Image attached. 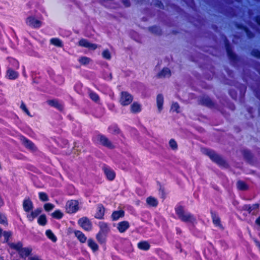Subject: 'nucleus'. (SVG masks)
I'll return each instance as SVG.
<instances>
[{
    "mask_svg": "<svg viewBox=\"0 0 260 260\" xmlns=\"http://www.w3.org/2000/svg\"><path fill=\"white\" fill-rule=\"evenodd\" d=\"M255 223L260 226V216L256 218Z\"/></svg>",
    "mask_w": 260,
    "mask_h": 260,
    "instance_id": "obj_62",
    "label": "nucleus"
},
{
    "mask_svg": "<svg viewBox=\"0 0 260 260\" xmlns=\"http://www.w3.org/2000/svg\"><path fill=\"white\" fill-rule=\"evenodd\" d=\"M29 260H42L39 256L35 255L29 257Z\"/></svg>",
    "mask_w": 260,
    "mask_h": 260,
    "instance_id": "obj_59",
    "label": "nucleus"
},
{
    "mask_svg": "<svg viewBox=\"0 0 260 260\" xmlns=\"http://www.w3.org/2000/svg\"><path fill=\"white\" fill-rule=\"evenodd\" d=\"M224 42L226 54L229 60L233 64H237L240 60V57L233 52L231 45L226 37L224 38Z\"/></svg>",
    "mask_w": 260,
    "mask_h": 260,
    "instance_id": "obj_5",
    "label": "nucleus"
},
{
    "mask_svg": "<svg viewBox=\"0 0 260 260\" xmlns=\"http://www.w3.org/2000/svg\"><path fill=\"white\" fill-rule=\"evenodd\" d=\"M154 5L161 9H164L165 8L164 5L160 0H156Z\"/></svg>",
    "mask_w": 260,
    "mask_h": 260,
    "instance_id": "obj_54",
    "label": "nucleus"
},
{
    "mask_svg": "<svg viewBox=\"0 0 260 260\" xmlns=\"http://www.w3.org/2000/svg\"><path fill=\"white\" fill-rule=\"evenodd\" d=\"M171 108L177 113H179V109L180 108V106L178 103H174L172 105Z\"/></svg>",
    "mask_w": 260,
    "mask_h": 260,
    "instance_id": "obj_56",
    "label": "nucleus"
},
{
    "mask_svg": "<svg viewBox=\"0 0 260 260\" xmlns=\"http://www.w3.org/2000/svg\"><path fill=\"white\" fill-rule=\"evenodd\" d=\"M254 21L256 22V23L260 26V15H256L254 17Z\"/></svg>",
    "mask_w": 260,
    "mask_h": 260,
    "instance_id": "obj_58",
    "label": "nucleus"
},
{
    "mask_svg": "<svg viewBox=\"0 0 260 260\" xmlns=\"http://www.w3.org/2000/svg\"><path fill=\"white\" fill-rule=\"evenodd\" d=\"M50 42L51 44L57 47L62 48L63 46L62 41L58 38H51L50 40Z\"/></svg>",
    "mask_w": 260,
    "mask_h": 260,
    "instance_id": "obj_34",
    "label": "nucleus"
},
{
    "mask_svg": "<svg viewBox=\"0 0 260 260\" xmlns=\"http://www.w3.org/2000/svg\"><path fill=\"white\" fill-rule=\"evenodd\" d=\"M13 61H14V63L15 64V66L17 68H19V62L17 60H16V59H13Z\"/></svg>",
    "mask_w": 260,
    "mask_h": 260,
    "instance_id": "obj_61",
    "label": "nucleus"
},
{
    "mask_svg": "<svg viewBox=\"0 0 260 260\" xmlns=\"http://www.w3.org/2000/svg\"><path fill=\"white\" fill-rule=\"evenodd\" d=\"M89 42L85 39H81L78 42L80 46L87 48Z\"/></svg>",
    "mask_w": 260,
    "mask_h": 260,
    "instance_id": "obj_50",
    "label": "nucleus"
},
{
    "mask_svg": "<svg viewBox=\"0 0 260 260\" xmlns=\"http://www.w3.org/2000/svg\"><path fill=\"white\" fill-rule=\"evenodd\" d=\"M255 243L256 244V245L260 248V242H259L257 240H255Z\"/></svg>",
    "mask_w": 260,
    "mask_h": 260,
    "instance_id": "obj_64",
    "label": "nucleus"
},
{
    "mask_svg": "<svg viewBox=\"0 0 260 260\" xmlns=\"http://www.w3.org/2000/svg\"><path fill=\"white\" fill-rule=\"evenodd\" d=\"M78 224L85 231H90L92 229V223L87 217H83L78 220Z\"/></svg>",
    "mask_w": 260,
    "mask_h": 260,
    "instance_id": "obj_7",
    "label": "nucleus"
},
{
    "mask_svg": "<svg viewBox=\"0 0 260 260\" xmlns=\"http://www.w3.org/2000/svg\"><path fill=\"white\" fill-rule=\"evenodd\" d=\"M98 47V46L95 44H93L89 42L87 48L90 49L91 50H94Z\"/></svg>",
    "mask_w": 260,
    "mask_h": 260,
    "instance_id": "obj_57",
    "label": "nucleus"
},
{
    "mask_svg": "<svg viewBox=\"0 0 260 260\" xmlns=\"http://www.w3.org/2000/svg\"><path fill=\"white\" fill-rule=\"evenodd\" d=\"M96 239L100 244H105L107 239V234L98 232L96 235Z\"/></svg>",
    "mask_w": 260,
    "mask_h": 260,
    "instance_id": "obj_26",
    "label": "nucleus"
},
{
    "mask_svg": "<svg viewBox=\"0 0 260 260\" xmlns=\"http://www.w3.org/2000/svg\"><path fill=\"white\" fill-rule=\"evenodd\" d=\"M138 248L142 250L147 251L150 248V245L147 241H141L138 243Z\"/></svg>",
    "mask_w": 260,
    "mask_h": 260,
    "instance_id": "obj_23",
    "label": "nucleus"
},
{
    "mask_svg": "<svg viewBox=\"0 0 260 260\" xmlns=\"http://www.w3.org/2000/svg\"><path fill=\"white\" fill-rule=\"evenodd\" d=\"M39 199L42 202H47L49 200L47 194L45 192H39Z\"/></svg>",
    "mask_w": 260,
    "mask_h": 260,
    "instance_id": "obj_41",
    "label": "nucleus"
},
{
    "mask_svg": "<svg viewBox=\"0 0 260 260\" xmlns=\"http://www.w3.org/2000/svg\"><path fill=\"white\" fill-rule=\"evenodd\" d=\"M6 76L9 80H15L19 76V73L11 68H8L6 72Z\"/></svg>",
    "mask_w": 260,
    "mask_h": 260,
    "instance_id": "obj_18",
    "label": "nucleus"
},
{
    "mask_svg": "<svg viewBox=\"0 0 260 260\" xmlns=\"http://www.w3.org/2000/svg\"><path fill=\"white\" fill-rule=\"evenodd\" d=\"M246 109H247V111L249 114V117H246V118H247V119L253 118L254 116L253 114V112H254V110H253V108L251 107H247Z\"/></svg>",
    "mask_w": 260,
    "mask_h": 260,
    "instance_id": "obj_51",
    "label": "nucleus"
},
{
    "mask_svg": "<svg viewBox=\"0 0 260 260\" xmlns=\"http://www.w3.org/2000/svg\"><path fill=\"white\" fill-rule=\"evenodd\" d=\"M210 214L212 222L215 226L222 227L220 218L217 213L213 210H210Z\"/></svg>",
    "mask_w": 260,
    "mask_h": 260,
    "instance_id": "obj_14",
    "label": "nucleus"
},
{
    "mask_svg": "<svg viewBox=\"0 0 260 260\" xmlns=\"http://www.w3.org/2000/svg\"><path fill=\"white\" fill-rule=\"evenodd\" d=\"M38 223L41 226L45 225L47 223V220L45 214H41L38 218Z\"/></svg>",
    "mask_w": 260,
    "mask_h": 260,
    "instance_id": "obj_38",
    "label": "nucleus"
},
{
    "mask_svg": "<svg viewBox=\"0 0 260 260\" xmlns=\"http://www.w3.org/2000/svg\"><path fill=\"white\" fill-rule=\"evenodd\" d=\"M205 154L213 162L216 164L220 167L229 168V165L226 161L220 155L216 153L215 151L211 149H206Z\"/></svg>",
    "mask_w": 260,
    "mask_h": 260,
    "instance_id": "obj_3",
    "label": "nucleus"
},
{
    "mask_svg": "<svg viewBox=\"0 0 260 260\" xmlns=\"http://www.w3.org/2000/svg\"><path fill=\"white\" fill-rule=\"evenodd\" d=\"M169 145L172 149L175 150L178 149V145L174 139H171L169 141Z\"/></svg>",
    "mask_w": 260,
    "mask_h": 260,
    "instance_id": "obj_46",
    "label": "nucleus"
},
{
    "mask_svg": "<svg viewBox=\"0 0 260 260\" xmlns=\"http://www.w3.org/2000/svg\"><path fill=\"white\" fill-rule=\"evenodd\" d=\"M251 56L260 59V50L258 49L253 48L250 52Z\"/></svg>",
    "mask_w": 260,
    "mask_h": 260,
    "instance_id": "obj_43",
    "label": "nucleus"
},
{
    "mask_svg": "<svg viewBox=\"0 0 260 260\" xmlns=\"http://www.w3.org/2000/svg\"><path fill=\"white\" fill-rule=\"evenodd\" d=\"M92 142L94 144H99L109 149H113L115 146L109 140V139L105 135L102 134H98L92 139Z\"/></svg>",
    "mask_w": 260,
    "mask_h": 260,
    "instance_id": "obj_4",
    "label": "nucleus"
},
{
    "mask_svg": "<svg viewBox=\"0 0 260 260\" xmlns=\"http://www.w3.org/2000/svg\"><path fill=\"white\" fill-rule=\"evenodd\" d=\"M105 209L102 204L98 205L97 211L95 214L94 217L96 219H102L105 215Z\"/></svg>",
    "mask_w": 260,
    "mask_h": 260,
    "instance_id": "obj_17",
    "label": "nucleus"
},
{
    "mask_svg": "<svg viewBox=\"0 0 260 260\" xmlns=\"http://www.w3.org/2000/svg\"><path fill=\"white\" fill-rule=\"evenodd\" d=\"M22 206L23 210L26 213L30 212L34 208L33 203L29 198L23 200Z\"/></svg>",
    "mask_w": 260,
    "mask_h": 260,
    "instance_id": "obj_13",
    "label": "nucleus"
},
{
    "mask_svg": "<svg viewBox=\"0 0 260 260\" xmlns=\"http://www.w3.org/2000/svg\"><path fill=\"white\" fill-rule=\"evenodd\" d=\"M109 131L115 135L120 134L121 132L120 129L117 124H112L108 127Z\"/></svg>",
    "mask_w": 260,
    "mask_h": 260,
    "instance_id": "obj_31",
    "label": "nucleus"
},
{
    "mask_svg": "<svg viewBox=\"0 0 260 260\" xmlns=\"http://www.w3.org/2000/svg\"><path fill=\"white\" fill-rule=\"evenodd\" d=\"M47 102L49 105L56 108L60 112L63 111L64 110V105L59 103L57 99L48 100Z\"/></svg>",
    "mask_w": 260,
    "mask_h": 260,
    "instance_id": "obj_12",
    "label": "nucleus"
},
{
    "mask_svg": "<svg viewBox=\"0 0 260 260\" xmlns=\"http://www.w3.org/2000/svg\"><path fill=\"white\" fill-rule=\"evenodd\" d=\"M141 110V106L137 102H134L131 106V112L132 113H138L140 112Z\"/></svg>",
    "mask_w": 260,
    "mask_h": 260,
    "instance_id": "obj_27",
    "label": "nucleus"
},
{
    "mask_svg": "<svg viewBox=\"0 0 260 260\" xmlns=\"http://www.w3.org/2000/svg\"><path fill=\"white\" fill-rule=\"evenodd\" d=\"M91 61V59L86 56H81L79 59L78 61L82 65H86L88 64Z\"/></svg>",
    "mask_w": 260,
    "mask_h": 260,
    "instance_id": "obj_40",
    "label": "nucleus"
},
{
    "mask_svg": "<svg viewBox=\"0 0 260 260\" xmlns=\"http://www.w3.org/2000/svg\"><path fill=\"white\" fill-rule=\"evenodd\" d=\"M148 30L152 34L157 36L162 35V30L160 28L156 25H153L148 27Z\"/></svg>",
    "mask_w": 260,
    "mask_h": 260,
    "instance_id": "obj_32",
    "label": "nucleus"
},
{
    "mask_svg": "<svg viewBox=\"0 0 260 260\" xmlns=\"http://www.w3.org/2000/svg\"><path fill=\"white\" fill-rule=\"evenodd\" d=\"M0 224L7 225L8 221L6 216L0 212Z\"/></svg>",
    "mask_w": 260,
    "mask_h": 260,
    "instance_id": "obj_49",
    "label": "nucleus"
},
{
    "mask_svg": "<svg viewBox=\"0 0 260 260\" xmlns=\"http://www.w3.org/2000/svg\"><path fill=\"white\" fill-rule=\"evenodd\" d=\"M130 226L129 223L127 221H122L117 223V229L119 233H124Z\"/></svg>",
    "mask_w": 260,
    "mask_h": 260,
    "instance_id": "obj_16",
    "label": "nucleus"
},
{
    "mask_svg": "<svg viewBox=\"0 0 260 260\" xmlns=\"http://www.w3.org/2000/svg\"><path fill=\"white\" fill-rule=\"evenodd\" d=\"M253 91L256 98L260 101V83L259 86L258 85L257 88L255 89Z\"/></svg>",
    "mask_w": 260,
    "mask_h": 260,
    "instance_id": "obj_55",
    "label": "nucleus"
},
{
    "mask_svg": "<svg viewBox=\"0 0 260 260\" xmlns=\"http://www.w3.org/2000/svg\"><path fill=\"white\" fill-rule=\"evenodd\" d=\"M100 231L99 232L107 234L109 231L108 224L104 222H99Z\"/></svg>",
    "mask_w": 260,
    "mask_h": 260,
    "instance_id": "obj_36",
    "label": "nucleus"
},
{
    "mask_svg": "<svg viewBox=\"0 0 260 260\" xmlns=\"http://www.w3.org/2000/svg\"><path fill=\"white\" fill-rule=\"evenodd\" d=\"M87 245L92 252H95L99 250V247L98 244L92 238L88 239Z\"/></svg>",
    "mask_w": 260,
    "mask_h": 260,
    "instance_id": "obj_22",
    "label": "nucleus"
},
{
    "mask_svg": "<svg viewBox=\"0 0 260 260\" xmlns=\"http://www.w3.org/2000/svg\"><path fill=\"white\" fill-rule=\"evenodd\" d=\"M2 235L4 237V242L7 243L12 236V233L10 231H4L3 232Z\"/></svg>",
    "mask_w": 260,
    "mask_h": 260,
    "instance_id": "obj_44",
    "label": "nucleus"
},
{
    "mask_svg": "<svg viewBox=\"0 0 260 260\" xmlns=\"http://www.w3.org/2000/svg\"><path fill=\"white\" fill-rule=\"evenodd\" d=\"M20 108L28 116H29V117H31L32 116L30 114V113L28 109L26 107V105L25 104V103L23 101H22L21 103V105H20Z\"/></svg>",
    "mask_w": 260,
    "mask_h": 260,
    "instance_id": "obj_42",
    "label": "nucleus"
},
{
    "mask_svg": "<svg viewBox=\"0 0 260 260\" xmlns=\"http://www.w3.org/2000/svg\"><path fill=\"white\" fill-rule=\"evenodd\" d=\"M67 210L70 213H75L79 210L78 203L76 201H71L68 203Z\"/></svg>",
    "mask_w": 260,
    "mask_h": 260,
    "instance_id": "obj_15",
    "label": "nucleus"
},
{
    "mask_svg": "<svg viewBox=\"0 0 260 260\" xmlns=\"http://www.w3.org/2000/svg\"><path fill=\"white\" fill-rule=\"evenodd\" d=\"M133 96L127 91H121L120 92L119 103L123 106L129 105L133 100Z\"/></svg>",
    "mask_w": 260,
    "mask_h": 260,
    "instance_id": "obj_6",
    "label": "nucleus"
},
{
    "mask_svg": "<svg viewBox=\"0 0 260 260\" xmlns=\"http://www.w3.org/2000/svg\"><path fill=\"white\" fill-rule=\"evenodd\" d=\"M171 76V72L170 70L168 68H163L157 74L158 78L170 77Z\"/></svg>",
    "mask_w": 260,
    "mask_h": 260,
    "instance_id": "obj_28",
    "label": "nucleus"
},
{
    "mask_svg": "<svg viewBox=\"0 0 260 260\" xmlns=\"http://www.w3.org/2000/svg\"><path fill=\"white\" fill-rule=\"evenodd\" d=\"M23 144L25 146L26 148H28L31 150H34L35 148V145L34 143L29 139H27L25 137H23Z\"/></svg>",
    "mask_w": 260,
    "mask_h": 260,
    "instance_id": "obj_29",
    "label": "nucleus"
},
{
    "mask_svg": "<svg viewBox=\"0 0 260 260\" xmlns=\"http://www.w3.org/2000/svg\"><path fill=\"white\" fill-rule=\"evenodd\" d=\"M229 93L230 96L232 98V99L234 100H236L237 98V92L234 89H230L229 91Z\"/></svg>",
    "mask_w": 260,
    "mask_h": 260,
    "instance_id": "obj_53",
    "label": "nucleus"
},
{
    "mask_svg": "<svg viewBox=\"0 0 260 260\" xmlns=\"http://www.w3.org/2000/svg\"><path fill=\"white\" fill-rule=\"evenodd\" d=\"M258 207L259 204L257 203L253 204L252 206L250 204H245L243 206L242 209L243 210L247 211L249 214H250L253 210L257 209Z\"/></svg>",
    "mask_w": 260,
    "mask_h": 260,
    "instance_id": "obj_30",
    "label": "nucleus"
},
{
    "mask_svg": "<svg viewBox=\"0 0 260 260\" xmlns=\"http://www.w3.org/2000/svg\"><path fill=\"white\" fill-rule=\"evenodd\" d=\"M25 22L28 26L34 29H38L42 25V21L37 19L34 16L27 17Z\"/></svg>",
    "mask_w": 260,
    "mask_h": 260,
    "instance_id": "obj_8",
    "label": "nucleus"
},
{
    "mask_svg": "<svg viewBox=\"0 0 260 260\" xmlns=\"http://www.w3.org/2000/svg\"><path fill=\"white\" fill-rule=\"evenodd\" d=\"M41 208H38L35 210H31L30 212L27 213L26 218L29 222H32L42 212Z\"/></svg>",
    "mask_w": 260,
    "mask_h": 260,
    "instance_id": "obj_11",
    "label": "nucleus"
},
{
    "mask_svg": "<svg viewBox=\"0 0 260 260\" xmlns=\"http://www.w3.org/2000/svg\"><path fill=\"white\" fill-rule=\"evenodd\" d=\"M227 73H228V75H229L230 76H231V77H233V76L232 75V74H233V72L232 70H229V69H228V70H227Z\"/></svg>",
    "mask_w": 260,
    "mask_h": 260,
    "instance_id": "obj_63",
    "label": "nucleus"
},
{
    "mask_svg": "<svg viewBox=\"0 0 260 260\" xmlns=\"http://www.w3.org/2000/svg\"><path fill=\"white\" fill-rule=\"evenodd\" d=\"M51 216L55 219H60L63 217V214L60 210H56L51 214Z\"/></svg>",
    "mask_w": 260,
    "mask_h": 260,
    "instance_id": "obj_39",
    "label": "nucleus"
},
{
    "mask_svg": "<svg viewBox=\"0 0 260 260\" xmlns=\"http://www.w3.org/2000/svg\"><path fill=\"white\" fill-rule=\"evenodd\" d=\"M175 211L179 219L184 222L194 223L196 222V218L190 212H186L184 207L181 205H177L175 207Z\"/></svg>",
    "mask_w": 260,
    "mask_h": 260,
    "instance_id": "obj_1",
    "label": "nucleus"
},
{
    "mask_svg": "<svg viewBox=\"0 0 260 260\" xmlns=\"http://www.w3.org/2000/svg\"><path fill=\"white\" fill-rule=\"evenodd\" d=\"M125 215V212L123 210H119L118 211H114L111 215V218L113 221H116L120 218L123 217Z\"/></svg>",
    "mask_w": 260,
    "mask_h": 260,
    "instance_id": "obj_19",
    "label": "nucleus"
},
{
    "mask_svg": "<svg viewBox=\"0 0 260 260\" xmlns=\"http://www.w3.org/2000/svg\"><path fill=\"white\" fill-rule=\"evenodd\" d=\"M164 101L163 95L161 93L158 94L156 97V104L159 112H161L163 109Z\"/></svg>",
    "mask_w": 260,
    "mask_h": 260,
    "instance_id": "obj_24",
    "label": "nucleus"
},
{
    "mask_svg": "<svg viewBox=\"0 0 260 260\" xmlns=\"http://www.w3.org/2000/svg\"><path fill=\"white\" fill-rule=\"evenodd\" d=\"M55 206L50 203H46L44 205V210L47 212H49L53 210Z\"/></svg>",
    "mask_w": 260,
    "mask_h": 260,
    "instance_id": "obj_47",
    "label": "nucleus"
},
{
    "mask_svg": "<svg viewBox=\"0 0 260 260\" xmlns=\"http://www.w3.org/2000/svg\"><path fill=\"white\" fill-rule=\"evenodd\" d=\"M243 157L248 162H252L253 160V155L251 151L247 149H244L242 151Z\"/></svg>",
    "mask_w": 260,
    "mask_h": 260,
    "instance_id": "obj_21",
    "label": "nucleus"
},
{
    "mask_svg": "<svg viewBox=\"0 0 260 260\" xmlns=\"http://www.w3.org/2000/svg\"><path fill=\"white\" fill-rule=\"evenodd\" d=\"M75 236L81 243H84L87 240V237L85 234L80 231L76 230L74 231Z\"/></svg>",
    "mask_w": 260,
    "mask_h": 260,
    "instance_id": "obj_20",
    "label": "nucleus"
},
{
    "mask_svg": "<svg viewBox=\"0 0 260 260\" xmlns=\"http://www.w3.org/2000/svg\"><path fill=\"white\" fill-rule=\"evenodd\" d=\"M89 98L95 103H99L100 100V96L95 92L90 90L88 92Z\"/></svg>",
    "mask_w": 260,
    "mask_h": 260,
    "instance_id": "obj_35",
    "label": "nucleus"
},
{
    "mask_svg": "<svg viewBox=\"0 0 260 260\" xmlns=\"http://www.w3.org/2000/svg\"><path fill=\"white\" fill-rule=\"evenodd\" d=\"M147 204L151 207H156L158 205V201L154 197L150 196L146 199Z\"/></svg>",
    "mask_w": 260,
    "mask_h": 260,
    "instance_id": "obj_33",
    "label": "nucleus"
},
{
    "mask_svg": "<svg viewBox=\"0 0 260 260\" xmlns=\"http://www.w3.org/2000/svg\"><path fill=\"white\" fill-rule=\"evenodd\" d=\"M200 103L208 108H212L215 106L214 102L208 96H203L200 99Z\"/></svg>",
    "mask_w": 260,
    "mask_h": 260,
    "instance_id": "obj_10",
    "label": "nucleus"
},
{
    "mask_svg": "<svg viewBox=\"0 0 260 260\" xmlns=\"http://www.w3.org/2000/svg\"><path fill=\"white\" fill-rule=\"evenodd\" d=\"M244 31L245 32L246 36L248 39H251L254 37V34L251 31L248 27Z\"/></svg>",
    "mask_w": 260,
    "mask_h": 260,
    "instance_id": "obj_48",
    "label": "nucleus"
},
{
    "mask_svg": "<svg viewBox=\"0 0 260 260\" xmlns=\"http://www.w3.org/2000/svg\"><path fill=\"white\" fill-rule=\"evenodd\" d=\"M45 234L47 237L51 240L53 242L55 243L57 241V238L56 236L54 234L52 231L49 229L47 230L45 232Z\"/></svg>",
    "mask_w": 260,
    "mask_h": 260,
    "instance_id": "obj_37",
    "label": "nucleus"
},
{
    "mask_svg": "<svg viewBox=\"0 0 260 260\" xmlns=\"http://www.w3.org/2000/svg\"><path fill=\"white\" fill-rule=\"evenodd\" d=\"M9 246L12 249L16 250L20 257L22 258H25L29 256L32 250L31 247H23V244L20 241L17 243H10Z\"/></svg>",
    "mask_w": 260,
    "mask_h": 260,
    "instance_id": "obj_2",
    "label": "nucleus"
},
{
    "mask_svg": "<svg viewBox=\"0 0 260 260\" xmlns=\"http://www.w3.org/2000/svg\"><path fill=\"white\" fill-rule=\"evenodd\" d=\"M102 56L104 58L108 60H110L111 58V55L108 49L104 50L103 51Z\"/></svg>",
    "mask_w": 260,
    "mask_h": 260,
    "instance_id": "obj_45",
    "label": "nucleus"
},
{
    "mask_svg": "<svg viewBox=\"0 0 260 260\" xmlns=\"http://www.w3.org/2000/svg\"><path fill=\"white\" fill-rule=\"evenodd\" d=\"M122 3L126 7H128L131 6V3L129 0H122Z\"/></svg>",
    "mask_w": 260,
    "mask_h": 260,
    "instance_id": "obj_60",
    "label": "nucleus"
},
{
    "mask_svg": "<svg viewBox=\"0 0 260 260\" xmlns=\"http://www.w3.org/2000/svg\"><path fill=\"white\" fill-rule=\"evenodd\" d=\"M235 25L237 28L242 30L243 31H244L247 27V26L244 25L243 24L239 22H236Z\"/></svg>",
    "mask_w": 260,
    "mask_h": 260,
    "instance_id": "obj_52",
    "label": "nucleus"
},
{
    "mask_svg": "<svg viewBox=\"0 0 260 260\" xmlns=\"http://www.w3.org/2000/svg\"><path fill=\"white\" fill-rule=\"evenodd\" d=\"M237 187L238 190L241 191L247 190L249 189V186L244 181L239 180L237 182Z\"/></svg>",
    "mask_w": 260,
    "mask_h": 260,
    "instance_id": "obj_25",
    "label": "nucleus"
},
{
    "mask_svg": "<svg viewBox=\"0 0 260 260\" xmlns=\"http://www.w3.org/2000/svg\"><path fill=\"white\" fill-rule=\"evenodd\" d=\"M102 170L108 180L112 181L115 179L116 173L109 166L105 164L104 165Z\"/></svg>",
    "mask_w": 260,
    "mask_h": 260,
    "instance_id": "obj_9",
    "label": "nucleus"
}]
</instances>
